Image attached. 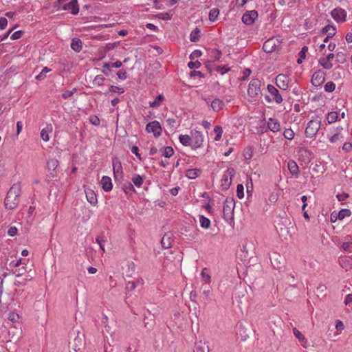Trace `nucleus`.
Masks as SVG:
<instances>
[{
    "mask_svg": "<svg viewBox=\"0 0 352 352\" xmlns=\"http://www.w3.org/2000/svg\"><path fill=\"white\" fill-rule=\"evenodd\" d=\"M21 188L20 183L14 184L8 190L4 201L5 207L9 210L16 208L19 203Z\"/></svg>",
    "mask_w": 352,
    "mask_h": 352,
    "instance_id": "obj_1",
    "label": "nucleus"
},
{
    "mask_svg": "<svg viewBox=\"0 0 352 352\" xmlns=\"http://www.w3.org/2000/svg\"><path fill=\"white\" fill-rule=\"evenodd\" d=\"M320 125L321 121L320 120L316 119L310 120L305 129V135L310 138L314 137L320 129Z\"/></svg>",
    "mask_w": 352,
    "mask_h": 352,
    "instance_id": "obj_2",
    "label": "nucleus"
},
{
    "mask_svg": "<svg viewBox=\"0 0 352 352\" xmlns=\"http://www.w3.org/2000/svg\"><path fill=\"white\" fill-rule=\"evenodd\" d=\"M261 82L258 78L252 79L248 86V94L250 97L256 98L261 93Z\"/></svg>",
    "mask_w": 352,
    "mask_h": 352,
    "instance_id": "obj_3",
    "label": "nucleus"
},
{
    "mask_svg": "<svg viewBox=\"0 0 352 352\" xmlns=\"http://www.w3.org/2000/svg\"><path fill=\"white\" fill-rule=\"evenodd\" d=\"M76 333L77 335L74 337V340L69 342V352H78L84 344V335L80 334L79 331Z\"/></svg>",
    "mask_w": 352,
    "mask_h": 352,
    "instance_id": "obj_4",
    "label": "nucleus"
},
{
    "mask_svg": "<svg viewBox=\"0 0 352 352\" xmlns=\"http://www.w3.org/2000/svg\"><path fill=\"white\" fill-rule=\"evenodd\" d=\"M235 206L234 200L232 198H227L225 201L223 213V217L226 220L233 219V210Z\"/></svg>",
    "mask_w": 352,
    "mask_h": 352,
    "instance_id": "obj_5",
    "label": "nucleus"
},
{
    "mask_svg": "<svg viewBox=\"0 0 352 352\" xmlns=\"http://www.w3.org/2000/svg\"><path fill=\"white\" fill-rule=\"evenodd\" d=\"M113 171L116 181H120L123 178L122 166L120 160L117 157H113Z\"/></svg>",
    "mask_w": 352,
    "mask_h": 352,
    "instance_id": "obj_6",
    "label": "nucleus"
},
{
    "mask_svg": "<svg viewBox=\"0 0 352 352\" xmlns=\"http://www.w3.org/2000/svg\"><path fill=\"white\" fill-rule=\"evenodd\" d=\"M235 170L233 168H228L223 175L221 179V187L223 190L229 188L232 184V177L234 175Z\"/></svg>",
    "mask_w": 352,
    "mask_h": 352,
    "instance_id": "obj_7",
    "label": "nucleus"
},
{
    "mask_svg": "<svg viewBox=\"0 0 352 352\" xmlns=\"http://www.w3.org/2000/svg\"><path fill=\"white\" fill-rule=\"evenodd\" d=\"M162 130L161 124L157 120L151 122L146 126V131L148 133H153L155 138H158L161 135Z\"/></svg>",
    "mask_w": 352,
    "mask_h": 352,
    "instance_id": "obj_8",
    "label": "nucleus"
},
{
    "mask_svg": "<svg viewBox=\"0 0 352 352\" xmlns=\"http://www.w3.org/2000/svg\"><path fill=\"white\" fill-rule=\"evenodd\" d=\"M191 138H192V148L196 149L197 148H200L204 142V137L202 133L198 131H191Z\"/></svg>",
    "mask_w": 352,
    "mask_h": 352,
    "instance_id": "obj_9",
    "label": "nucleus"
},
{
    "mask_svg": "<svg viewBox=\"0 0 352 352\" xmlns=\"http://www.w3.org/2000/svg\"><path fill=\"white\" fill-rule=\"evenodd\" d=\"M258 12L256 10L248 11L243 15L242 21L248 25H252L258 17Z\"/></svg>",
    "mask_w": 352,
    "mask_h": 352,
    "instance_id": "obj_10",
    "label": "nucleus"
},
{
    "mask_svg": "<svg viewBox=\"0 0 352 352\" xmlns=\"http://www.w3.org/2000/svg\"><path fill=\"white\" fill-rule=\"evenodd\" d=\"M324 75L322 70L314 72L311 80V84L315 87L321 85L324 81Z\"/></svg>",
    "mask_w": 352,
    "mask_h": 352,
    "instance_id": "obj_11",
    "label": "nucleus"
},
{
    "mask_svg": "<svg viewBox=\"0 0 352 352\" xmlns=\"http://www.w3.org/2000/svg\"><path fill=\"white\" fill-rule=\"evenodd\" d=\"M331 14L337 22H343L346 20V12L340 8L333 9Z\"/></svg>",
    "mask_w": 352,
    "mask_h": 352,
    "instance_id": "obj_12",
    "label": "nucleus"
},
{
    "mask_svg": "<svg viewBox=\"0 0 352 352\" xmlns=\"http://www.w3.org/2000/svg\"><path fill=\"white\" fill-rule=\"evenodd\" d=\"M289 78L284 74H278L276 78V86L283 90H286L288 87Z\"/></svg>",
    "mask_w": 352,
    "mask_h": 352,
    "instance_id": "obj_13",
    "label": "nucleus"
},
{
    "mask_svg": "<svg viewBox=\"0 0 352 352\" xmlns=\"http://www.w3.org/2000/svg\"><path fill=\"white\" fill-rule=\"evenodd\" d=\"M267 88L268 92L273 97V100L277 104H280L283 102V98H282L281 95L279 94L278 90L274 86H273L272 85H268Z\"/></svg>",
    "mask_w": 352,
    "mask_h": 352,
    "instance_id": "obj_14",
    "label": "nucleus"
},
{
    "mask_svg": "<svg viewBox=\"0 0 352 352\" xmlns=\"http://www.w3.org/2000/svg\"><path fill=\"white\" fill-rule=\"evenodd\" d=\"M63 10H69L72 14H77L79 12V7L77 0H71L63 6Z\"/></svg>",
    "mask_w": 352,
    "mask_h": 352,
    "instance_id": "obj_15",
    "label": "nucleus"
},
{
    "mask_svg": "<svg viewBox=\"0 0 352 352\" xmlns=\"http://www.w3.org/2000/svg\"><path fill=\"white\" fill-rule=\"evenodd\" d=\"M85 192L87 201L91 204H92V205L97 204V203H98L97 196L93 190H91L90 188H86L85 190Z\"/></svg>",
    "mask_w": 352,
    "mask_h": 352,
    "instance_id": "obj_16",
    "label": "nucleus"
},
{
    "mask_svg": "<svg viewBox=\"0 0 352 352\" xmlns=\"http://www.w3.org/2000/svg\"><path fill=\"white\" fill-rule=\"evenodd\" d=\"M276 44H275V41L274 39L272 38H270L268 40H267L264 43H263V50L266 52V53H271L272 52L275 48H276Z\"/></svg>",
    "mask_w": 352,
    "mask_h": 352,
    "instance_id": "obj_17",
    "label": "nucleus"
},
{
    "mask_svg": "<svg viewBox=\"0 0 352 352\" xmlns=\"http://www.w3.org/2000/svg\"><path fill=\"white\" fill-rule=\"evenodd\" d=\"M102 188L104 191L109 192L112 190L113 185L111 179L107 176H103L101 179Z\"/></svg>",
    "mask_w": 352,
    "mask_h": 352,
    "instance_id": "obj_18",
    "label": "nucleus"
},
{
    "mask_svg": "<svg viewBox=\"0 0 352 352\" xmlns=\"http://www.w3.org/2000/svg\"><path fill=\"white\" fill-rule=\"evenodd\" d=\"M225 106V104L223 100L219 98H215L211 102V107L214 111H219L223 109Z\"/></svg>",
    "mask_w": 352,
    "mask_h": 352,
    "instance_id": "obj_19",
    "label": "nucleus"
},
{
    "mask_svg": "<svg viewBox=\"0 0 352 352\" xmlns=\"http://www.w3.org/2000/svg\"><path fill=\"white\" fill-rule=\"evenodd\" d=\"M71 47L74 51L80 52L82 48L81 40L78 38H74L72 40Z\"/></svg>",
    "mask_w": 352,
    "mask_h": 352,
    "instance_id": "obj_20",
    "label": "nucleus"
},
{
    "mask_svg": "<svg viewBox=\"0 0 352 352\" xmlns=\"http://www.w3.org/2000/svg\"><path fill=\"white\" fill-rule=\"evenodd\" d=\"M267 126L273 132H278L280 130V125L279 122L276 120L270 118L267 123Z\"/></svg>",
    "mask_w": 352,
    "mask_h": 352,
    "instance_id": "obj_21",
    "label": "nucleus"
},
{
    "mask_svg": "<svg viewBox=\"0 0 352 352\" xmlns=\"http://www.w3.org/2000/svg\"><path fill=\"white\" fill-rule=\"evenodd\" d=\"M321 33L327 34L329 37H333L336 34V29L333 25H327L322 29Z\"/></svg>",
    "mask_w": 352,
    "mask_h": 352,
    "instance_id": "obj_22",
    "label": "nucleus"
},
{
    "mask_svg": "<svg viewBox=\"0 0 352 352\" xmlns=\"http://www.w3.org/2000/svg\"><path fill=\"white\" fill-rule=\"evenodd\" d=\"M287 168L290 173L293 175H296L299 172L298 166L296 162L294 160H289L287 163Z\"/></svg>",
    "mask_w": 352,
    "mask_h": 352,
    "instance_id": "obj_23",
    "label": "nucleus"
},
{
    "mask_svg": "<svg viewBox=\"0 0 352 352\" xmlns=\"http://www.w3.org/2000/svg\"><path fill=\"white\" fill-rule=\"evenodd\" d=\"M180 142L186 146H191L192 145L191 136L188 135H180L179 137Z\"/></svg>",
    "mask_w": 352,
    "mask_h": 352,
    "instance_id": "obj_24",
    "label": "nucleus"
},
{
    "mask_svg": "<svg viewBox=\"0 0 352 352\" xmlns=\"http://www.w3.org/2000/svg\"><path fill=\"white\" fill-rule=\"evenodd\" d=\"M160 151L162 152V155L167 158L170 157L174 154V150L171 146L162 148Z\"/></svg>",
    "mask_w": 352,
    "mask_h": 352,
    "instance_id": "obj_25",
    "label": "nucleus"
},
{
    "mask_svg": "<svg viewBox=\"0 0 352 352\" xmlns=\"http://www.w3.org/2000/svg\"><path fill=\"white\" fill-rule=\"evenodd\" d=\"M209 55L212 60H218L221 56V52L217 49H212L209 51Z\"/></svg>",
    "mask_w": 352,
    "mask_h": 352,
    "instance_id": "obj_26",
    "label": "nucleus"
},
{
    "mask_svg": "<svg viewBox=\"0 0 352 352\" xmlns=\"http://www.w3.org/2000/svg\"><path fill=\"white\" fill-rule=\"evenodd\" d=\"M200 173H201V170L199 169H196V168L195 169H188L186 171V175L189 179H192L197 178L199 175Z\"/></svg>",
    "mask_w": 352,
    "mask_h": 352,
    "instance_id": "obj_27",
    "label": "nucleus"
},
{
    "mask_svg": "<svg viewBox=\"0 0 352 352\" xmlns=\"http://www.w3.org/2000/svg\"><path fill=\"white\" fill-rule=\"evenodd\" d=\"M58 165V161L56 159L52 158L48 160L47 162V167L49 170L54 171Z\"/></svg>",
    "mask_w": 352,
    "mask_h": 352,
    "instance_id": "obj_28",
    "label": "nucleus"
},
{
    "mask_svg": "<svg viewBox=\"0 0 352 352\" xmlns=\"http://www.w3.org/2000/svg\"><path fill=\"white\" fill-rule=\"evenodd\" d=\"M164 100V97L162 94H159L155 100L150 103L149 106L151 108H156L160 106L162 102Z\"/></svg>",
    "mask_w": 352,
    "mask_h": 352,
    "instance_id": "obj_29",
    "label": "nucleus"
},
{
    "mask_svg": "<svg viewBox=\"0 0 352 352\" xmlns=\"http://www.w3.org/2000/svg\"><path fill=\"white\" fill-rule=\"evenodd\" d=\"M143 177L140 176V175L135 174L132 177V182L133 184L138 188L141 187L143 184Z\"/></svg>",
    "mask_w": 352,
    "mask_h": 352,
    "instance_id": "obj_30",
    "label": "nucleus"
},
{
    "mask_svg": "<svg viewBox=\"0 0 352 352\" xmlns=\"http://www.w3.org/2000/svg\"><path fill=\"white\" fill-rule=\"evenodd\" d=\"M162 246L165 248L168 249L171 247V242H170V237L168 236L167 234H164L162 239L161 241Z\"/></svg>",
    "mask_w": 352,
    "mask_h": 352,
    "instance_id": "obj_31",
    "label": "nucleus"
},
{
    "mask_svg": "<svg viewBox=\"0 0 352 352\" xmlns=\"http://www.w3.org/2000/svg\"><path fill=\"white\" fill-rule=\"evenodd\" d=\"M307 51H308V47L307 46H304L301 49V50L298 53V58L297 60V63L298 64H301L302 63L303 60L306 57V53L307 52Z\"/></svg>",
    "mask_w": 352,
    "mask_h": 352,
    "instance_id": "obj_32",
    "label": "nucleus"
},
{
    "mask_svg": "<svg viewBox=\"0 0 352 352\" xmlns=\"http://www.w3.org/2000/svg\"><path fill=\"white\" fill-rule=\"evenodd\" d=\"M200 225L204 228H208L210 226V221L209 219L201 215L199 217Z\"/></svg>",
    "mask_w": 352,
    "mask_h": 352,
    "instance_id": "obj_33",
    "label": "nucleus"
},
{
    "mask_svg": "<svg viewBox=\"0 0 352 352\" xmlns=\"http://www.w3.org/2000/svg\"><path fill=\"white\" fill-rule=\"evenodd\" d=\"M338 113L336 111H331L327 114V120L328 123L331 124L335 122L338 120Z\"/></svg>",
    "mask_w": 352,
    "mask_h": 352,
    "instance_id": "obj_34",
    "label": "nucleus"
},
{
    "mask_svg": "<svg viewBox=\"0 0 352 352\" xmlns=\"http://www.w3.org/2000/svg\"><path fill=\"white\" fill-rule=\"evenodd\" d=\"M122 188L126 194H129L132 192H135V188H134L133 186L130 182H126V183L124 184L122 186Z\"/></svg>",
    "mask_w": 352,
    "mask_h": 352,
    "instance_id": "obj_35",
    "label": "nucleus"
},
{
    "mask_svg": "<svg viewBox=\"0 0 352 352\" xmlns=\"http://www.w3.org/2000/svg\"><path fill=\"white\" fill-rule=\"evenodd\" d=\"M200 30L197 28H195L190 35V39L192 42H196L199 38Z\"/></svg>",
    "mask_w": 352,
    "mask_h": 352,
    "instance_id": "obj_36",
    "label": "nucleus"
},
{
    "mask_svg": "<svg viewBox=\"0 0 352 352\" xmlns=\"http://www.w3.org/2000/svg\"><path fill=\"white\" fill-rule=\"evenodd\" d=\"M319 63L326 69H330L333 67V64L331 61L326 60L324 58H321L319 60Z\"/></svg>",
    "mask_w": 352,
    "mask_h": 352,
    "instance_id": "obj_37",
    "label": "nucleus"
},
{
    "mask_svg": "<svg viewBox=\"0 0 352 352\" xmlns=\"http://www.w3.org/2000/svg\"><path fill=\"white\" fill-rule=\"evenodd\" d=\"M351 212L350 210L349 209H342L341 210L338 214V218L340 219V220H342L343 219H344L346 217H349L351 216Z\"/></svg>",
    "mask_w": 352,
    "mask_h": 352,
    "instance_id": "obj_38",
    "label": "nucleus"
},
{
    "mask_svg": "<svg viewBox=\"0 0 352 352\" xmlns=\"http://www.w3.org/2000/svg\"><path fill=\"white\" fill-rule=\"evenodd\" d=\"M219 14V10L217 8L212 9L209 12V19L210 21H214Z\"/></svg>",
    "mask_w": 352,
    "mask_h": 352,
    "instance_id": "obj_39",
    "label": "nucleus"
},
{
    "mask_svg": "<svg viewBox=\"0 0 352 352\" xmlns=\"http://www.w3.org/2000/svg\"><path fill=\"white\" fill-rule=\"evenodd\" d=\"M51 69L47 67H45L43 70L36 76V79L38 80H42L45 78L46 74L50 72Z\"/></svg>",
    "mask_w": 352,
    "mask_h": 352,
    "instance_id": "obj_40",
    "label": "nucleus"
},
{
    "mask_svg": "<svg viewBox=\"0 0 352 352\" xmlns=\"http://www.w3.org/2000/svg\"><path fill=\"white\" fill-rule=\"evenodd\" d=\"M336 61L343 64L346 61V55L342 52H339L336 54Z\"/></svg>",
    "mask_w": 352,
    "mask_h": 352,
    "instance_id": "obj_41",
    "label": "nucleus"
},
{
    "mask_svg": "<svg viewBox=\"0 0 352 352\" xmlns=\"http://www.w3.org/2000/svg\"><path fill=\"white\" fill-rule=\"evenodd\" d=\"M104 80L105 78L102 75H97L93 80V84L101 86L104 84Z\"/></svg>",
    "mask_w": 352,
    "mask_h": 352,
    "instance_id": "obj_42",
    "label": "nucleus"
},
{
    "mask_svg": "<svg viewBox=\"0 0 352 352\" xmlns=\"http://www.w3.org/2000/svg\"><path fill=\"white\" fill-rule=\"evenodd\" d=\"M214 131L216 133V136L214 138V140L218 141L221 139V135L223 133V130L221 126L217 125L214 128Z\"/></svg>",
    "mask_w": 352,
    "mask_h": 352,
    "instance_id": "obj_43",
    "label": "nucleus"
},
{
    "mask_svg": "<svg viewBox=\"0 0 352 352\" xmlns=\"http://www.w3.org/2000/svg\"><path fill=\"white\" fill-rule=\"evenodd\" d=\"M284 137L287 140H292L294 138V133L290 129H286L283 133Z\"/></svg>",
    "mask_w": 352,
    "mask_h": 352,
    "instance_id": "obj_44",
    "label": "nucleus"
},
{
    "mask_svg": "<svg viewBox=\"0 0 352 352\" xmlns=\"http://www.w3.org/2000/svg\"><path fill=\"white\" fill-rule=\"evenodd\" d=\"M336 89V85L332 81L327 82L324 85V90L327 92H332Z\"/></svg>",
    "mask_w": 352,
    "mask_h": 352,
    "instance_id": "obj_45",
    "label": "nucleus"
},
{
    "mask_svg": "<svg viewBox=\"0 0 352 352\" xmlns=\"http://www.w3.org/2000/svg\"><path fill=\"white\" fill-rule=\"evenodd\" d=\"M293 332L295 336L298 339V340L300 342H302L305 340V338L303 336V334L300 331H299L296 328L293 329Z\"/></svg>",
    "mask_w": 352,
    "mask_h": 352,
    "instance_id": "obj_46",
    "label": "nucleus"
},
{
    "mask_svg": "<svg viewBox=\"0 0 352 352\" xmlns=\"http://www.w3.org/2000/svg\"><path fill=\"white\" fill-rule=\"evenodd\" d=\"M136 287L137 283L135 281H129L126 285V290L127 292H132Z\"/></svg>",
    "mask_w": 352,
    "mask_h": 352,
    "instance_id": "obj_47",
    "label": "nucleus"
},
{
    "mask_svg": "<svg viewBox=\"0 0 352 352\" xmlns=\"http://www.w3.org/2000/svg\"><path fill=\"white\" fill-rule=\"evenodd\" d=\"M244 188L242 184H238L236 186V195L239 199H241L244 196Z\"/></svg>",
    "mask_w": 352,
    "mask_h": 352,
    "instance_id": "obj_48",
    "label": "nucleus"
},
{
    "mask_svg": "<svg viewBox=\"0 0 352 352\" xmlns=\"http://www.w3.org/2000/svg\"><path fill=\"white\" fill-rule=\"evenodd\" d=\"M201 276L203 278V280L206 282L209 283L210 280V276L209 275L208 272V270L206 268H204L201 272Z\"/></svg>",
    "mask_w": 352,
    "mask_h": 352,
    "instance_id": "obj_49",
    "label": "nucleus"
},
{
    "mask_svg": "<svg viewBox=\"0 0 352 352\" xmlns=\"http://www.w3.org/2000/svg\"><path fill=\"white\" fill-rule=\"evenodd\" d=\"M109 91L111 92H118L119 94H123L124 92V89L122 87H119L114 85H111L109 87Z\"/></svg>",
    "mask_w": 352,
    "mask_h": 352,
    "instance_id": "obj_50",
    "label": "nucleus"
},
{
    "mask_svg": "<svg viewBox=\"0 0 352 352\" xmlns=\"http://www.w3.org/2000/svg\"><path fill=\"white\" fill-rule=\"evenodd\" d=\"M342 248L346 252H351L352 251V242H344L342 245Z\"/></svg>",
    "mask_w": 352,
    "mask_h": 352,
    "instance_id": "obj_51",
    "label": "nucleus"
},
{
    "mask_svg": "<svg viewBox=\"0 0 352 352\" xmlns=\"http://www.w3.org/2000/svg\"><path fill=\"white\" fill-rule=\"evenodd\" d=\"M19 314H17L14 312H10L8 314V320L13 322H16L19 320Z\"/></svg>",
    "mask_w": 352,
    "mask_h": 352,
    "instance_id": "obj_52",
    "label": "nucleus"
},
{
    "mask_svg": "<svg viewBox=\"0 0 352 352\" xmlns=\"http://www.w3.org/2000/svg\"><path fill=\"white\" fill-rule=\"evenodd\" d=\"M76 91V89L74 88L72 90H67L65 91L63 94L62 97L64 99H67L68 98L71 97L75 92Z\"/></svg>",
    "mask_w": 352,
    "mask_h": 352,
    "instance_id": "obj_53",
    "label": "nucleus"
},
{
    "mask_svg": "<svg viewBox=\"0 0 352 352\" xmlns=\"http://www.w3.org/2000/svg\"><path fill=\"white\" fill-rule=\"evenodd\" d=\"M201 54H202V53H201V52L200 50H194V51L191 53V54L190 55V58L191 60H194V59H195V58H197L200 57V56H201Z\"/></svg>",
    "mask_w": 352,
    "mask_h": 352,
    "instance_id": "obj_54",
    "label": "nucleus"
},
{
    "mask_svg": "<svg viewBox=\"0 0 352 352\" xmlns=\"http://www.w3.org/2000/svg\"><path fill=\"white\" fill-rule=\"evenodd\" d=\"M118 77L121 80H125L127 78L126 72L124 69H120L117 72Z\"/></svg>",
    "mask_w": 352,
    "mask_h": 352,
    "instance_id": "obj_55",
    "label": "nucleus"
},
{
    "mask_svg": "<svg viewBox=\"0 0 352 352\" xmlns=\"http://www.w3.org/2000/svg\"><path fill=\"white\" fill-rule=\"evenodd\" d=\"M230 70V68H228L226 67V65L221 67V66H218L217 68H216V71L217 72H219V74H221V75L226 74V72H228V71Z\"/></svg>",
    "mask_w": 352,
    "mask_h": 352,
    "instance_id": "obj_56",
    "label": "nucleus"
},
{
    "mask_svg": "<svg viewBox=\"0 0 352 352\" xmlns=\"http://www.w3.org/2000/svg\"><path fill=\"white\" fill-rule=\"evenodd\" d=\"M197 352H209V347L205 345H197L196 346Z\"/></svg>",
    "mask_w": 352,
    "mask_h": 352,
    "instance_id": "obj_57",
    "label": "nucleus"
},
{
    "mask_svg": "<svg viewBox=\"0 0 352 352\" xmlns=\"http://www.w3.org/2000/svg\"><path fill=\"white\" fill-rule=\"evenodd\" d=\"M23 34V31L19 30V31H16V32H14L11 35L10 38L12 40L19 39V38H20L22 36Z\"/></svg>",
    "mask_w": 352,
    "mask_h": 352,
    "instance_id": "obj_58",
    "label": "nucleus"
},
{
    "mask_svg": "<svg viewBox=\"0 0 352 352\" xmlns=\"http://www.w3.org/2000/svg\"><path fill=\"white\" fill-rule=\"evenodd\" d=\"M188 66L190 69L199 68L201 66L199 61H190L188 63Z\"/></svg>",
    "mask_w": 352,
    "mask_h": 352,
    "instance_id": "obj_59",
    "label": "nucleus"
},
{
    "mask_svg": "<svg viewBox=\"0 0 352 352\" xmlns=\"http://www.w3.org/2000/svg\"><path fill=\"white\" fill-rule=\"evenodd\" d=\"M131 152L135 155V156L140 160H142V157L140 154L139 153V148L136 146H133L131 147Z\"/></svg>",
    "mask_w": 352,
    "mask_h": 352,
    "instance_id": "obj_60",
    "label": "nucleus"
},
{
    "mask_svg": "<svg viewBox=\"0 0 352 352\" xmlns=\"http://www.w3.org/2000/svg\"><path fill=\"white\" fill-rule=\"evenodd\" d=\"M8 21L5 17H0V30H3L6 28Z\"/></svg>",
    "mask_w": 352,
    "mask_h": 352,
    "instance_id": "obj_61",
    "label": "nucleus"
},
{
    "mask_svg": "<svg viewBox=\"0 0 352 352\" xmlns=\"http://www.w3.org/2000/svg\"><path fill=\"white\" fill-rule=\"evenodd\" d=\"M89 120L90 122L94 124V125H98L100 124V120L99 118L96 116H90L89 118Z\"/></svg>",
    "mask_w": 352,
    "mask_h": 352,
    "instance_id": "obj_62",
    "label": "nucleus"
},
{
    "mask_svg": "<svg viewBox=\"0 0 352 352\" xmlns=\"http://www.w3.org/2000/svg\"><path fill=\"white\" fill-rule=\"evenodd\" d=\"M41 137L45 142L49 140L48 133L45 129L41 131Z\"/></svg>",
    "mask_w": 352,
    "mask_h": 352,
    "instance_id": "obj_63",
    "label": "nucleus"
},
{
    "mask_svg": "<svg viewBox=\"0 0 352 352\" xmlns=\"http://www.w3.org/2000/svg\"><path fill=\"white\" fill-rule=\"evenodd\" d=\"M17 233V228L16 227H10L8 230V234L10 236H14Z\"/></svg>",
    "mask_w": 352,
    "mask_h": 352,
    "instance_id": "obj_64",
    "label": "nucleus"
}]
</instances>
